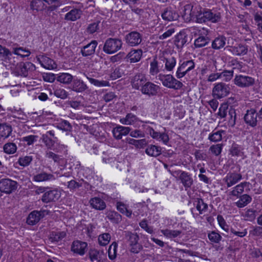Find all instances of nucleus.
<instances>
[{
  "label": "nucleus",
  "instance_id": "obj_32",
  "mask_svg": "<svg viewBox=\"0 0 262 262\" xmlns=\"http://www.w3.org/2000/svg\"><path fill=\"white\" fill-rule=\"evenodd\" d=\"M73 76L67 73H62L56 75V80L65 84H70L73 81Z\"/></svg>",
  "mask_w": 262,
  "mask_h": 262
},
{
  "label": "nucleus",
  "instance_id": "obj_57",
  "mask_svg": "<svg viewBox=\"0 0 262 262\" xmlns=\"http://www.w3.org/2000/svg\"><path fill=\"white\" fill-rule=\"evenodd\" d=\"M111 235L107 233L100 235L98 237L99 243L102 246L106 245L109 243Z\"/></svg>",
  "mask_w": 262,
  "mask_h": 262
},
{
  "label": "nucleus",
  "instance_id": "obj_48",
  "mask_svg": "<svg viewBox=\"0 0 262 262\" xmlns=\"http://www.w3.org/2000/svg\"><path fill=\"white\" fill-rule=\"evenodd\" d=\"M54 95L61 99H66L69 96V93L64 89L61 88H57L54 91Z\"/></svg>",
  "mask_w": 262,
  "mask_h": 262
},
{
  "label": "nucleus",
  "instance_id": "obj_12",
  "mask_svg": "<svg viewBox=\"0 0 262 262\" xmlns=\"http://www.w3.org/2000/svg\"><path fill=\"white\" fill-rule=\"evenodd\" d=\"M126 43L131 47L138 46L142 41V35L137 31H133L126 35Z\"/></svg>",
  "mask_w": 262,
  "mask_h": 262
},
{
  "label": "nucleus",
  "instance_id": "obj_24",
  "mask_svg": "<svg viewBox=\"0 0 262 262\" xmlns=\"http://www.w3.org/2000/svg\"><path fill=\"white\" fill-rule=\"evenodd\" d=\"M82 11L80 9L73 8L70 10L64 16V19L74 21L80 18Z\"/></svg>",
  "mask_w": 262,
  "mask_h": 262
},
{
  "label": "nucleus",
  "instance_id": "obj_46",
  "mask_svg": "<svg viewBox=\"0 0 262 262\" xmlns=\"http://www.w3.org/2000/svg\"><path fill=\"white\" fill-rule=\"evenodd\" d=\"M57 127L63 131L67 133L72 132V126L71 124L67 120H62L60 122H59L57 125Z\"/></svg>",
  "mask_w": 262,
  "mask_h": 262
},
{
  "label": "nucleus",
  "instance_id": "obj_10",
  "mask_svg": "<svg viewBox=\"0 0 262 262\" xmlns=\"http://www.w3.org/2000/svg\"><path fill=\"white\" fill-rule=\"evenodd\" d=\"M61 196V192L57 188L46 191L42 195L41 201L45 203L55 202Z\"/></svg>",
  "mask_w": 262,
  "mask_h": 262
},
{
  "label": "nucleus",
  "instance_id": "obj_28",
  "mask_svg": "<svg viewBox=\"0 0 262 262\" xmlns=\"http://www.w3.org/2000/svg\"><path fill=\"white\" fill-rule=\"evenodd\" d=\"M162 60L163 61L164 70L170 72L173 70L176 64V59L174 57H166L161 56Z\"/></svg>",
  "mask_w": 262,
  "mask_h": 262
},
{
  "label": "nucleus",
  "instance_id": "obj_19",
  "mask_svg": "<svg viewBox=\"0 0 262 262\" xmlns=\"http://www.w3.org/2000/svg\"><path fill=\"white\" fill-rule=\"evenodd\" d=\"M150 136L158 141H161L164 144H167L169 138L167 134L155 131L152 128L148 127L147 129Z\"/></svg>",
  "mask_w": 262,
  "mask_h": 262
},
{
  "label": "nucleus",
  "instance_id": "obj_39",
  "mask_svg": "<svg viewBox=\"0 0 262 262\" xmlns=\"http://www.w3.org/2000/svg\"><path fill=\"white\" fill-rule=\"evenodd\" d=\"M194 205L195 206L196 209L199 211V214H202L206 212L208 209V205L202 199H196L194 202Z\"/></svg>",
  "mask_w": 262,
  "mask_h": 262
},
{
  "label": "nucleus",
  "instance_id": "obj_53",
  "mask_svg": "<svg viewBox=\"0 0 262 262\" xmlns=\"http://www.w3.org/2000/svg\"><path fill=\"white\" fill-rule=\"evenodd\" d=\"M208 42V37L200 36L195 40L194 46L196 48H201L205 46Z\"/></svg>",
  "mask_w": 262,
  "mask_h": 262
},
{
  "label": "nucleus",
  "instance_id": "obj_14",
  "mask_svg": "<svg viewBox=\"0 0 262 262\" xmlns=\"http://www.w3.org/2000/svg\"><path fill=\"white\" fill-rule=\"evenodd\" d=\"M161 71H164L163 61L161 56L154 58L150 63L149 73L155 76Z\"/></svg>",
  "mask_w": 262,
  "mask_h": 262
},
{
  "label": "nucleus",
  "instance_id": "obj_29",
  "mask_svg": "<svg viewBox=\"0 0 262 262\" xmlns=\"http://www.w3.org/2000/svg\"><path fill=\"white\" fill-rule=\"evenodd\" d=\"M54 180H55V178L53 174L46 172L38 173L33 177V180L37 182L50 181Z\"/></svg>",
  "mask_w": 262,
  "mask_h": 262
},
{
  "label": "nucleus",
  "instance_id": "obj_54",
  "mask_svg": "<svg viewBox=\"0 0 262 262\" xmlns=\"http://www.w3.org/2000/svg\"><path fill=\"white\" fill-rule=\"evenodd\" d=\"M117 249V244L116 242H113L110 245L108 250V255L110 259L113 260L116 258Z\"/></svg>",
  "mask_w": 262,
  "mask_h": 262
},
{
  "label": "nucleus",
  "instance_id": "obj_62",
  "mask_svg": "<svg viewBox=\"0 0 262 262\" xmlns=\"http://www.w3.org/2000/svg\"><path fill=\"white\" fill-rule=\"evenodd\" d=\"M221 78H224V80L226 82L230 81L233 76V71L224 70L220 72Z\"/></svg>",
  "mask_w": 262,
  "mask_h": 262
},
{
  "label": "nucleus",
  "instance_id": "obj_11",
  "mask_svg": "<svg viewBox=\"0 0 262 262\" xmlns=\"http://www.w3.org/2000/svg\"><path fill=\"white\" fill-rule=\"evenodd\" d=\"M175 173L179 175V180L181 181L186 190L191 187L193 183V180L190 174L182 170L175 171Z\"/></svg>",
  "mask_w": 262,
  "mask_h": 262
},
{
  "label": "nucleus",
  "instance_id": "obj_33",
  "mask_svg": "<svg viewBox=\"0 0 262 262\" xmlns=\"http://www.w3.org/2000/svg\"><path fill=\"white\" fill-rule=\"evenodd\" d=\"M103 256L104 253L102 251L91 249L89 251V256L92 262H100Z\"/></svg>",
  "mask_w": 262,
  "mask_h": 262
},
{
  "label": "nucleus",
  "instance_id": "obj_47",
  "mask_svg": "<svg viewBox=\"0 0 262 262\" xmlns=\"http://www.w3.org/2000/svg\"><path fill=\"white\" fill-rule=\"evenodd\" d=\"M192 5L191 4H187L184 7L182 16L183 17L184 19L187 21L191 20L190 12L192 10Z\"/></svg>",
  "mask_w": 262,
  "mask_h": 262
},
{
  "label": "nucleus",
  "instance_id": "obj_34",
  "mask_svg": "<svg viewBox=\"0 0 262 262\" xmlns=\"http://www.w3.org/2000/svg\"><path fill=\"white\" fill-rule=\"evenodd\" d=\"M249 184L247 182H242L235 186L233 189L229 192V195L238 197L244 192L245 187Z\"/></svg>",
  "mask_w": 262,
  "mask_h": 262
},
{
  "label": "nucleus",
  "instance_id": "obj_63",
  "mask_svg": "<svg viewBox=\"0 0 262 262\" xmlns=\"http://www.w3.org/2000/svg\"><path fill=\"white\" fill-rule=\"evenodd\" d=\"M256 211L255 210L249 209H248L245 214V219L247 221H252L256 217Z\"/></svg>",
  "mask_w": 262,
  "mask_h": 262
},
{
  "label": "nucleus",
  "instance_id": "obj_40",
  "mask_svg": "<svg viewBox=\"0 0 262 262\" xmlns=\"http://www.w3.org/2000/svg\"><path fill=\"white\" fill-rule=\"evenodd\" d=\"M12 129L10 125L6 124H0V137L2 139L8 137L11 133Z\"/></svg>",
  "mask_w": 262,
  "mask_h": 262
},
{
  "label": "nucleus",
  "instance_id": "obj_23",
  "mask_svg": "<svg viewBox=\"0 0 262 262\" xmlns=\"http://www.w3.org/2000/svg\"><path fill=\"white\" fill-rule=\"evenodd\" d=\"M147 80L145 76L142 74H137L133 78L132 85L133 88L139 90L144 85Z\"/></svg>",
  "mask_w": 262,
  "mask_h": 262
},
{
  "label": "nucleus",
  "instance_id": "obj_18",
  "mask_svg": "<svg viewBox=\"0 0 262 262\" xmlns=\"http://www.w3.org/2000/svg\"><path fill=\"white\" fill-rule=\"evenodd\" d=\"M36 59L41 67L47 69H53L56 68V64L53 60L44 55H39L36 56Z\"/></svg>",
  "mask_w": 262,
  "mask_h": 262
},
{
  "label": "nucleus",
  "instance_id": "obj_20",
  "mask_svg": "<svg viewBox=\"0 0 262 262\" xmlns=\"http://www.w3.org/2000/svg\"><path fill=\"white\" fill-rule=\"evenodd\" d=\"M70 89L76 93H83L88 89V86L82 80L76 78L72 81Z\"/></svg>",
  "mask_w": 262,
  "mask_h": 262
},
{
  "label": "nucleus",
  "instance_id": "obj_21",
  "mask_svg": "<svg viewBox=\"0 0 262 262\" xmlns=\"http://www.w3.org/2000/svg\"><path fill=\"white\" fill-rule=\"evenodd\" d=\"M98 42L96 40H92L91 42L83 47L81 49V53L82 56L86 57L94 54Z\"/></svg>",
  "mask_w": 262,
  "mask_h": 262
},
{
  "label": "nucleus",
  "instance_id": "obj_36",
  "mask_svg": "<svg viewBox=\"0 0 262 262\" xmlns=\"http://www.w3.org/2000/svg\"><path fill=\"white\" fill-rule=\"evenodd\" d=\"M226 41V39L223 36L216 37L212 42V48L215 50H219L225 46Z\"/></svg>",
  "mask_w": 262,
  "mask_h": 262
},
{
  "label": "nucleus",
  "instance_id": "obj_4",
  "mask_svg": "<svg viewBox=\"0 0 262 262\" xmlns=\"http://www.w3.org/2000/svg\"><path fill=\"white\" fill-rule=\"evenodd\" d=\"M221 19L220 12L214 13L211 10L201 12L198 16V23H202L210 21L213 23L219 22Z\"/></svg>",
  "mask_w": 262,
  "mask_h": 262
},
{
  "label": "nucleus",
  "instance_id": "obj_55",
  "mask_svg": "<svg viewBox=\"0 0 262 262\" xmlns=\"http://www.w3.org/2000/svg\"><path fill=\"white\" fill-rule=\"evenodd\" d=\"M223 131L219 130L210 134L208 137V139L212 142H219L222 139Z\"/></svg>",
  "mask_w": 262,
  "mask_h": 262
},
{
  "label": "nucleus",
  "instance_id": "obj_22",
  "mask_svg": "<svg viewBox=\"0 0 262 262\" xmlns=\"http://www.w3.org/2000/svg\"><path fill=\"white\" fill-rule=\"evenodd\" d=\"M87 246V243L85 242L76 241L73 242L71 249L74 253L82 255L85 253Z\"/></svg>",
  "mask_w": 262,
  "mask_h": 262
},
{
  "label": "nucleus",
  "instance_id": "obj_50",
  "mask_svg": "<svg viewBox=\"0 0 262 262\" xmlns=\"http://www.w3.org/2000/svg\"><path fill=\"white\" fill-rule=\"evenodd\" d=\"M4 151L8 154H14L17 149L15 144L13 143H7L3 147Z\"/></svg>",
  "mask_w": 262,
  "mask_h": 262
},
{
  "label": "nucleus",
  "instance_id": "obj_9",
  "mask_svg": "<svg viewBox=\"0 0 262 262\" xmlns=\"http://www.w3.org/2000/svg\"><path fill=\"white\" fill-rule=\"evenodd\" d=\"M17 188V183L10 179H3L0 180V192L10 194Z\"/></svg>",
  "mask_w": 262,
  "mask_h": 262
},
{
  "label": "nucleus",
  "instance_id": "obj_37",
  "mask_svg": "<svg viewBox=\"0 0 262 262\" xmlns=\"http://www.w3.org/2000/svg\"><path fill=\"white\" fill-rule=\"evenodd\" d=\"M231 51L233 54L235 55H244L246 54L248 52V48L246 46L239 44L237 46L232 47Z\"/></svg>",
  "mask_w": 262,
  "mask_h": 262
},
{
  "label": "nucleus",
  "instance_id": "obj_42",
  "mask_svg": "<svg viewBox=\"0 0 262 262\" xmlns=\"http://www.w3.org/2000/svg\"><path fill=\"white\" fill-rule=\"evenodd\" d=\"M137 117L131 113L127 114L125 118H121L120 122L125 125H131L137 122Z\"/></svg>",
  "mask_w": 262,
  "mask_h": 262
},
{
  "label": "nucleus",
  "instance_id": "obj_26",
  "mask_svg": "<svg viewBox=\"0 0 262 262\" xmlns=\"http://www.w3.org/2000/svg\"><path fill=\"white\" fill-rule=\"evenodd\" d=\"M187 34L184 30L181 31L176 36L174 44L178 48H182L187 42Z\"/></svg>",
  "mask_w": 262,
  "mask_h": 262
},
{
  "label": "nucleus",
  "instance_id": "obj_6",
  "mask_svg": "<svg viewBox=\"0 0 262 262\" xmlns=\"http://www.w3.org/2000/svg\"><path fill=\"white\" fill-rule=\"evenodd\" d=\"M35 69V65L30 62H20L17 64L13 73L16 76L26 77Z\"/></svg>",
  "mask_w": 262,
  "mask_h": 262
},
{
  "label": "nucleus",
  "instance_id": "obj_8",
  "mask_svg": "<svg viewBox=\"0 0 262 262\" xmlns=\"http://www.w3.org/2000/svg\"><path fill=\"white\" fill-rule=\"evenodd\" d=\"M230 92L228 84L224 82L216 84L212 89V95L214 97L221 99L227 96Z\"/></svg>",
  "mask_w": 262,
  "mask_h": 262
},
{
  "label": "nucleus",
  "instance_id": "obj_3",
  "mask_svg": "<svg viewBox=\"0 0 262 262\" xmlns=\"http://www.w3.org/2000/svg\"><path fill=\"white\" fill-rule=\"evenodd\" d=\"M122 45V42L120 39L109 38L104 42L103 51L106 54H112L119 50Z\"/></svg>",
  "mask_w": 262,
  "mask_h": 262
},
{
  "label": "nucleus",
  "instance_id": "obj_15",
  "mask_svg": "<svg viewBox=\"0 0 262 262\" xmlns=\"http://www.w3.org/2000/svg\"><path fill=\"white\" fill-rule=\"evenodd\" d=\"M48 214L49 211L41 210L38 211L36 210L33 211L28 215L27 219V223L29 225H34L38 223L45 214Z\"/></svg>",
  "mask_w": 262,
  "mask_h": 262
},
{
  "label": "nucleus",
  "instance_id": "obj_13",
  "mask_svg": "<svg viewBox=\"0 0 262 262\" xmlns=\"http://www.w3.org/2000/svg\"><path fill=\"white\" fill-rule=\"evenodd\" d=\"M242 179V175L236 172H229L223 179L227 187H230Z\"/></svg>",
  "mask_w": 262,
  "mask_h": 262
},
{
  "label": "nucleus",
  "instance_id": "obj_38",
  "mask_svg": "<svg viewBox=\"0 0 262 262\" xmlns=\"http://www.w3.org/2000/svg\"><path fill=\"white\" fill-rule=\"evenodd\" d=\"M252 201V198L248 194H243L239 196V200L235 203L236 205L239 208H243Z\"/></svg>",
  "mask_w": 262,
  "mask_h": 262
},
{
  "label": "nucleus",
  "instance_id": "obj_52",
  "mask_svg": "<svg viewBox=\"0 0 262 262\" xmlns=\"http://www.w3.org/2000/svg\"><path fill=\"white\" fill-rule=\"evenodd\" d=\"M228 119V123L231 126H233L235 124L236 113L234 109L230 108L228 114L227 115Z\"/></svg>",
  "mask_w": 262,
  "mask_h": 262
},
{
  "label": "nucleus",
  "instance_id": "obj_60",
  "mask_svg": "<svg viewBox=\"0 0 262 262\" xmlns=\"http://www.w3.org/2000/svg\"><path fill=\"white\" fill-rule=\"evenodd\" d=\"M14 53L22 57H24L29 56L31 52L28 50H26L20 47L14 49Z\"/></svg>",
  "mask_w": 262,
  "mask_h": 262
},
{
  "label": "nucleus",
  "instance_id": "obj_31",
  "mask_svg": "<svg viewBox=\"0 0 262 262\" xmlns=\"http://www.w3.org/2000/svg\"><path fill=\"white\" fill-rule=\"evenodd\" d=\"M162 148L160 146H156L155 145H149L145 149V153L153 157H157L161 154Z\"/></svg>",
  "mask_w": 262,
  "mask_h": 262
},
{
  "label": "nucleus",
  "instance_id": "obj_61",
  "mask_svg": "<svg viewBox=\"0 0 262 262\" xmlns=\"http://www.w3.org/2000/svg\"><path fill=\"white\" fill-rule=\"evenodd\" d=\"M43 3L41 0H32L30 7L33 10L39 11L42 8Z\"/></svg>",
  "mask_w": 262,
  "mask_h": 262
},
{
  "label": "nucleus",
  "instance_id": "obj_41",
  "mask_svg": "<svg viewBox=\"0 0 262 262\" xmlns=\"http://www.w3.org/2000/svg\"><path fill=\"white\" fill-rule=\"evenodd\" d=\"M126 142L129 144L134 145L136 147L142 148H143L147 144L145 139L141 140H135L132 138H127L126 139Z\"/></svg>",
  "mask_w": 262,
  "mask_h": 262
},
{
  "label": "nucleus",
  "instance_id": "obj_44",
  "mask_svg": "<svg viewBox=\"0 0 262 262\" xmlns=\"http://www.w3.org/2000/svg\"><path fill=\"white\" fill-rule=\"evenodd\" d=\"M230 153L232 156L236 157H242L244 155L242 147L235 143L232 144L230 149Z\"/></svg>",
  "mask_w": 262,
  "mask_h": 262
},
{
  "label": "nucleus",
  "instance_id": "obj_56",
  "mask_svg": "<svg viewBox=\"0 0 262 262\" xmlns=\"http://www.w3.org/2000/svg\"><path fill=\"white\" fill-rule=\"evenodd\" d=\"M208 237L209 240L214 243H219L222 239L221 235L215 231L208 233Z\"/></svg>",
  "mask_w": 262,
  "mask_h": 262
},
{
  "label": "nucleus",
  "instance_id": "obj_43",
  "mask_svg": "<svg viewBox=\"0 0 262 262\" xmlns=\"http://www.w3.org/2000/svg\"><path fill=\"white\" fill-rule=\"evenodd\" d=\"M161 233L166 237L172 238L179 236L182 233L180 230L164 229L161 230Z\"/></svg>",
  "mask_w": 262,
  "mask_h": 262
},
{
  "label": "nucleus",
  "instance_id": "obj_30",
  "mask_svg": "<svg viewBox=\"0 0 262 262\" xmlns=\"http://www.w3.org/2000/svg\"><path fill=\"white\" fill-rule=\"evenodd\" d=\"M91 206L96 210H103L106 207L104 201L100 198L95 197L90 200Z\"/></svg>",
  "mask_w": 262,
  "mask_h": 262
},
{
  "label": "nucleus",
  "instance_id": "obj_35",
  "mask_svg": "<svg viewBox=\"0 0 262 262\" xmlns=\"http://www.w3.org/2000/svg\"><path fill=\"white\" fill-rule=\"evenodd\" d=\"M142 51L141 49L133 50L128 54V57L130 62L139 61L142 56Z\"/></svg>",
  "mask_w": 262,
  "mask_h": 262
},
{
  "label": "nucleus",
  "instance_id": "obj_7",
  "mask_svg": "<svg viewBox=\"0 0 262 262\" xmlns=\"http://www.w3.org/2000/svg\"><path fill=\"white\" fill-rule=\"evenodd\" d=\"M194 67L195 63L193 60H186L181 63H180L176 71V77L179 79L183 77Z\"/></svg>",
  "mask_w": 262,
  "mask_h": 262
},
{
  "label": "nucleus",
  "instance_id": "obj_17",
  "mask_svg": "<svg viewBox=\"0 0 262 262\" xmlns=\"http://www.w3.org/2000/svg\"><path fill=\"white\" fill-rule=\"evenodd\" d=\"M159 89V86L151 82L146 81L144 85L141 89V91L145 95L153 96L157 95Z\"/></svg>",
  "mask_w": 262,
  "mask_h": 262
},
{
  "label": "nucleus",
  "instance_id": "obj_2",
  "mask_svg": "<svg viewBox=\"0 0 262 262\" xmlns=\"http://www.w3.org/2000/svg\"><path fill=\"white\" fill-rule=\"evenodd\" d=\"M159 79L162 81L163 85L166 87L174 90H179L183 86V83L174 78L170 74L159 75Z\"/></svg>",
  "mask_w": 262,
  "mask_h": 262
},
{
  "label": "nucleus",
  "instance_id": "obj_5",
  "mask_svg": "<svg viewBox=\"0 0 262 262\" xmlns=\"http://www.w3.org/2000/svg\"><path fill=\"white\" fill-rule=\"evenodd\" d=\"M233 82L239 88H248L255 84V80L253 77L248 75L238 74L235 76Z\"/></svg>",
  "mask_w": 262,
  "mask_h": 262
},
{
  "label": "nucleus",
  "instance_id": "obj_45",
  "mask_svg": "<svg viewBox=\"0 0 262 262\" xmlns=\"http://www.w3.org/2000/svg\"><path fill=\"white\" fill-rule=\"evenodd\" d=\"M66 235L64 231H53L50 236V239L52 242H58L63 238Z\"/></svg>",
  "mask_w": 262,
  "mask_h": 262
},
{
  "label": "nucleus",
  "instance_id": "obj_58",
  "mask_svg": "<svg viewBox=\"0 0 262 262\" xmlns=\"http://www.w3.org/2000/svg\"><path fill=\"white\" fill-rule=\"evenodd\" d=\"M89 81L93 84L97 86H106L109 85V82L107 81H99L98 80L86 76Z\"/></svg>",
  "mask_w": 262,
  "mask_h": 262
},
{
  "label": "nucleus",
  "instance_id": "obj_49",
  "mask_svg": "<svg viewBox=\"0 0 262 262\" xmlns=\"http://www.w3.org/2000/svg\"><path fill=\"white\" fill-rule=\"evenodd\" d=\"M106 217L114 222H118L121 220V215L117 212L114 211H107L106 212Z\"/></svg>",
  "mask_w": 262,
  "mask_h": 262
},
{
  "label": "nucleus",
  "instance_id": "obj_1",
  "mask_svg": "<svg viewBox=\"0 0 262 262\" xmlns=\"http://www.w3.org/2000/svg\"><path fill=\"white\" fill-rule=\"evenodd\" d=\"M124 233L130 252L133 253H138L143 248L142 246L139 243V235L137 233H133L129 231H126Z\"/></svg>",
  "mask_w": 262,
  "mask_h": 262
},
{
  "label": "nucleus",
  "instance_id": "obj_25",
  "mask_svg": "<svg viewBox=\"0 0 262 262\" xmlns=\"http://www.w3.org/2000/svg\"><path fill=\"white\" fill-rule=\"evenodd\" d=\"M162 18L166 21H172L176 20L179 17V15L171 7L166 8L161 14Z\"/></svg>",
  "mask_w": 262,
  "mask_h": 262
},
{
  "label": "nucleus",
  "instance_id": "obj_16",
  "mask_svg": "<svg viewBox=\"0 0 262 262\" xmlns=\"http://www.w3.org/2000/svg\"><path fill=\"white\" fill-rule=\"evenodd\" d=\"M258 113L255 110L251 108L247 110L244 116V120L246 124L252 127H255L257 125Z\"/></svg>",
  "mask_w": 262,
  "mask_h": 262
},
{
  "label": "nucleus",
  "instance_id": "obj_51",
  "mask_svg": "<svg viewBox=\"0 0 262 262\" xmlns=\"http://www.w3.org/2000/svg\"><path fill=\"white\" fill-rule=\"evenodd\" d=\"M41 139L48 149H52L54 145L55 141L48 136L47 134H43Z\"/></svg>",
  "mask_w": 262,
  "mask_h": 262
},
{
  "label": "nucleus",
  "instance_id": "obj_27",
  "mask_svg": "<svg viewBox=\"0 0 262 262\" xmlns=\"http://www.w3.org/2000/svg\"><path fill=\"white\" fill-rule=\"evenodd\" d=\"M130 132V127L118 125L113 129V134L116 139H120L123 136L127 135Z\"/></svg>",
  "mask_w": 262,
  "mask_h": 262
},
{
  "label": "nucleus",
  "instance_id": "obj_59",
  "mask_svg": "<svg viewBox=\"0 0 262 262\" xmlns=\"http://www.w3.org/2000/svg\"><path fill=\"white\" fill-rule=\"evenodd\" d=\"M33 160L32 156H24L20 157L18 159V163L22 166H27L29 165Z\"/></svg>",
  "mask_w": 262,
  "mask_h": 262
},
{
  "label": "nucleus",
  "instance_id": "obj_64",
  "mask_svg": "<svg viewBox=\"0 0 262 262\" xmlns=\"http://www.w3.org/2000/svg\"><path fill=\"white\" fill-rule=\"evenodd\" d=\"M228 109V105L226 103L222 104L221 105L218 113L221 118H224L227 116L229 111Z\"/></svg>",
  "mask_w": 262,
  "mask_h": 262
}]
</instances>
